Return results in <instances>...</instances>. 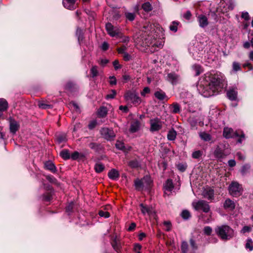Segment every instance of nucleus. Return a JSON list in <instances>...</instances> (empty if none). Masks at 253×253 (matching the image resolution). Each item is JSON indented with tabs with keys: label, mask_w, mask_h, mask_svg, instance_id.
Instances as JSON below:
<instances>
[{
	"label": "nucleus",
	"mask_w": 253,
	"mask_h": 253,
	"mask_svg": "<svg viewBox=\"0 0 253 253\" xmlns=\"http://www.w3.org/2000/svg\"><path fill=\"white\" fill-rule=\"evenodd\" d=\"M201 218L205 223H209L211 221V213L209 217L206 218V216L205 215H202Z\"/></svg>",
	"instance_id": "13d9d810"
},
{
	"label": "nucleus",
	"mask_w": 253,
	"mask_h": 253,
	"mask_svg": "<svg viewBox=\"0 0 253 253\" xmlns=\"http://www.w3.org/2000/svg\"><path fill=\"white\" fill-rule=\"evenodd\" d=\"M154 96L156 98L160 101L165 99L168 100L169 99L165 92L161 89H159V90L155 91L154 93Z\"/></svg>",
	"instance_id": "f3484780"
},
{
	"label": "nucleus",
	"mask_w": 253,
	"mask_h": 253,
	"mask_svg": "<svg viewBox=\"0 0 253 253\" xmlns=\"http://www.w3.org/2000/svg\"><path fill=\"white\" fill-rule=\"evenodd\" d=\"M199 134L201 139L204 141H210L212 139L211 135L205 131L200 132Z\"/></svg>",
	"instance_id": "a878e982"
},
{
	"label": "nucleus",
	"mask_w": 253,
	"mask_h": 253,
	"mask_svg": "<svg viewBox=\"0 0 253 253\" xmlns=\"http://www.w3.org/2000/svg\"><path fill=\"white\" fill-rule=\"evenodd\" d=\"M197 19L199 22L200 26L202 28H204L207 26L209 24L208 18L205 15H199L197 16Z\"/></svg>",
	"instance_id": "ddd939ff"
},
{
	"label": "nucleus",
	"mask_w": 253,
	"mask_h": 253,
	"mask_svg": "<svg viewBox=\"0 0 253 253\" xmlns=\"http://www.w3.org/2000/svg\"><path fill=\"white\" fill-rule=\"evenodd\" d=\"M233 69L234 71H238L241 70V66L239 63L234 62L232 64Z\"/></svg>",
	"instance_id": "bf43d9fd"
},
{
	"label": "nucleus",
	"mask_w": 253,
	"mask_h": 253,
	"mask_svg": "<svg viewBox=\"0 0 253 253\" xmlns=\"http://www.w3.org/2000/svg\"><path fill=\"white\" fill-rule=\"evenodd\" d=\"M229 194L234 197H238L242 195L243 188L242 185L237 182H232L228 188Z\"/></svg>",
	"instance_id": "7ed1b4c3"
},
{
	"label": "nucleus",
	"mask_w": 253,
	"mask_h": 253,
	"mask_svg": "<svg viewBox=\"0 0 253 253\" xmlns=\"http://www.w3.org/2000/svg\"><path fill=\"white\" fill-rule=\"evenodd\" d=\"M179 22L177 21H173L169 26V29L170 31L176 32L177 31V26L179 25Z\"/></svg>",
	"instance_id": "ea45409f"
},
{
	"label": "nucleus",
	"mask_w": 253,
	"mask_h": 253,
	"mask_svg": "<svg viewBox=\"0 0 253 253\" xmlns=\"http://www.w3.org/2000/svg\"><path fill=\"white\" fill-rule=\"evenodd\" d=\"M176 135V131L172 128L169 131L167 135V138L168 140L173 141L175 139Z\"/></svg>",
	"instance_id": "c756f323"
},
{
	"label": "nucleus",
	"mask_w": 253,
	"mask_h": 253,
	"mask_svg": "<svg viewBox=\"0 0 253 253\" xmlns=\"http://www.w3.org/2000/svg\"><path fill=\"white\" fill-rule=\"evenodd\" d=\"M164 123L160 119L156 117L150 120V130L151 132L158 131L163 127Z\"/></svg>",
	"instance_id": "39448f33"
},
{
	"label": "nucleus",
	"mask_w": 253,
	"mask_h": 253,
	"mask_svg": "<svg viewBox=\"0 0 253 253\" xmlns=\"http://www.w3.org/2000/svg\"><path fill=\"white\" fill-rule=\"evenodd\" d=\"M151 29L152 25L150 23H147L143 26L142 31L149 35L151 32Z\"/></svg>",
	"instance_id": "a19ab883"
},
{
	"label": "nucleus",
	"mask_w": 253,
	"mask_h": 253,
	"mask_svg": "<svg viewBox=\"0 0 253 253\" xmlns=\"http://www.w3.org/2000/svg\"><path fill=\"white\" fill-rule=\"evenodd\" d=\"M237 91L235 89H230L227 92V96L231 100H236L237 98Z\"/></svg>",
	"instance_id": "aec40b11"
},
{
	"label": "nucleus",
	"mask_w": 253,
	"mask_h": 253,
	"mask_svg": "<svg viewBox=\"0 0 253 253\" xmlns=\"http://www.w3.org/2000/svg\"><path fill=\"white\" fill-rule=\"evenodd\" d=\"M188 121L191 127H194L197 126V121L194 117H189Z\"/></svg>",
	"instance_id": "a18cd8bd"
},
{
	"label": "nucleus",
	"mask_w": 253,
	"mask_h": 253,
	"mask_svg": "<svg viewBox=\"0 0 253 253\" xmlns=\"http://www.w3.org/2000/svg\"><path fill=\"white\" fill-rule=\"evenodd\" d=\"M140 207L141 208V211L143 214L147 213L150 215L155 213L154 210L152 207L148 206L143 204H141Z\"/></svg>",
	"instance_id": "4468645a"
},
{
	"label": "nucleus",
	"mask_w": 253,
	"mask_h": 253,
	"mask_svg": "<svg viewBox=\"0 0 253 253\" xmlns=\"http://www.w3.org/2000/svg\"><path fill=\"white\" fill-rule=\"evenodd\" d=\"M126 101H130L134 105H139L141 102V98L135 93L127 92L124 95Z\"/></svg>",
	"instance_id": "423d86ee"
},
{
	"label": "nucleus",
	"mask_w": 253,
	"mask_h": 253,
	"mask_svg": "<svg viewBox=\"0 0 253 253\" xmlns=\"http://www.w3.org/2000/svg\"><path fill=\"white\" fill-rule=\"evenodd\" d=\"M181 249L182 253H187L188 249V243L185 241H183L181 243Z\"/></svg>",
	"instance_id": "37998d69"
},
{
	"label": "nucleus",
	"mask_w": 253,
	"mask_h": 253,
	"mask_svg": "<svg viewBox=\"0 0 253 253\" xmlns=\"http://www.w3.org/2000/svg\"><path fill=\"white\" fill-rule=\"evenodd\" d=\"M106 29L108 34L111 37H118L120 35V29L117 27H114L110 23L106 24Z\"/></svg>",
	"instance_id": "6e6552de"
},
{
	"label": "nucleus",
	"mask_w": 253,
	"mask_h": 253,
	"mask_svg": "<svg viewBox=\"0 0 253 253\" xmlns=\"http://www.w3.org/2000/svg\"><path fill=\"white\" fill-rule=\"evenodd\" d=\"M174 188L172 180L170 179H168L164 184V195L167 194V192H171Z\"/></svg>",
	"instance_id": "dca6fc26"
},
{
	"label": "nucleus",
	"mask_w": 253,
	"mask_h": 253,
	"mask_svg": "<svg viewBox=\"0 0 253 253\" xmlns=\"http://www.w3.org/2000/svg\"><path fill=\"white\" fill-rule=\"evenodd\" d=\"M250 166L248 165L243 166L241 169V172L243 175L246 174L249 170Z\"/></svg>",
	"instance_id": "8fccbe9b"
},
{
	"label": "nucleus",
	"mask_w": 253,
	"mask_h": 253,
	"mask_svg": "<svg viewBox=\"0 0 253 253\" xmlns=\"http://www.w3.org/2000/svg\"><path fill=\"white\" fill-rule=\"evenodd\" d=\"M246 248L247 249H249L250 251H252L253 250V242L251 239H249L247 240L246 244Z\"/></svg>",
	"instance_id": "864d4df0"
},
{
	"label": "nucleus",
	"mask_w": 253,
	"mask_h": 253,
	"mask_svg": "<svg viewBox=\"0 0 253 253\" xmlns=\"http://www.w3.org/2000/svg\"><path fill=\"white\" fill-rule=\"evenodd\" d=\"M238 137H242L243 139L245 138V134L244 133L243 131L240 130H238L235 131H234L233 133V138Z\"/></svg>",
	"instance_id": "c03bdc74"
},
{
	"label": "nucleus",
	"mask_w": 253,
	"mask_h": 253,
	"mask_svg": "<svg viewBox=\"0 0 253 253\" xmlns=\"http://www.w3.org/2000/svg\"><path fill=\"white\" fill-rule=\"evenodd\" d=\"M181 215L183 219H187L191 216V214L188 210H185L182 211Z\"/></svg>",
	"instance_id": "09e8293b"
},
{
	"label": "nucleus",
	"mask_w": 253,
	"mask_h": 253,
	"mask_svg": "<svg viewBox=\"0 0 253 253\" xmlns=\"http://www.w3.org/2000/svg\"><path fill=\"white\" fill-rule=\"evenodd\" d=\"M204 234L207 236H210L212 232V228L210 226H205L203 229Z\"/></svg>",
	"instance_id": "49530a36"
},
{
	"label": "nucleus",
	"mask_w": 253,
	"mask_h": 253,
	"mask_svg": "<svg viewBox=\"0 0 253 253\" xmlns=\"http://www.w3.org/2000/svg\"><path fill=\"white\" fill-rule=\"evenodd\" d=\"M252 227L249 226H245L243 227L241 230V232L243 233H245L246 232H250L251 231Z\"/></svg>",
	"instance_id": "774afa93"
},
{
	"label": "nucleus",
	"mask_w": 253,
	"mask_h": 253,
	"mask_svg": "<svg viewBox=\"0 0 253 253\" xmlns=\"http://www.w3.org/2000/svg\"><path fill=\"white\" fill-rule=\"evenodd\" d=\"M140 127V123L138 121H134L131 124L129 130L131 132H135L138 130Z\"/></svg>",
	"instance_id": "393cba45"
},
{
	"label": "nucleus",
	"mask_w": 253,
	"mask_h": 253,
	"mask_svg": "<svg viewBox=\"0 0 253 253\" xmlns=\"http://www.w3.org/2000/svg\"><path fill=\"white\" fill-rule=\"evenodd\" d=\"M108 175L111 179L116 180L119 177L120 174L117 170L113 169L109 171Z\"/></svg>",
	"instance_id": "412c9836"
},
{
	"label": "nucleus",
	"mask_w": 253,
	"mask_h": 253,
	"mask_svg": "<svg viewBox=\"0 0 253 253\" xmlns=\"http://www.w3.org/2000/svg\"><path fill=\"white\" fill-rule=\"evenodd\" d=\"M89 147L92 150L96 152H99L102 149V147L100 144L91 142L89 144Z\"/></svg>",
	"instance_id": "2f4dec72"
},
{
	"label": "nucleus",
	"mask_w": 253,
	"mask_h": 253,
	"mask_svg": "<svg viewBox=\"0 0 253 253\" xmlns=\"http://www.w3.org/2000/svg\"><path fill=\"white\" fill-rule=\"evenodd\" d=\"M104 169V166L100 163H96L94 166L95 170L97 173H100L102 172Z\"/></svg>",
	"instance_id": "c9c22d12"
},
{
	"label": "nucleus",
	"mask_w": 253,
	"mask_h": 253,
	"mask_svg": "<svg viewBox=\"0 0 253 253\" xmlns=\"http://www.w3.org/2000/svg\"><path fill=\"white\" fill-rule=\"evenodd\" d=\"M202 151L200 150L194 151L192 154V158L194 159H198L202 156Z\"/></svg>",
	"instance_id": "3c124183"
},
{
	"label": "nucleus",
	"mask_w": 253,
	"mask_h": 253,
	"mask_svg": "<svg viewBox=\"0 0 253 253\" xmlns=\"http://www.w3.org/2000/svg\"><path fill=\"white\" fill-rule=\"evenodd\" d=\"M234 130L229 127H225L223 131V136L226 138H233Z\"/></svg>",
	"instance_id": "6ab92c4d"
},
{
	"label": "nucleus",
	"mask_w": 253,
	"mask_h": 253,
	"mask_svg": "<svg viewBox=\"0 0 253 253\" xmlns=\"http://www.w3.org/2000/svg\"><path fill=\"white\" fill-rule=\"evenodd\" d=\"M108 114V109L107 107L104 106L100 107L97 111V115L100 118H104L107 116Z\"/></svg>",
	"instance_id": "b1692460"
},
{
	"label": "nucleus",
	"mask_w": 253,
	"mask_h": 253,
	"mask_svg": "<svg viewBox=\"0 0 253 253\" xmlns=\"http://www.w3.org/2000/svg\"><path fill=\"white\" fill-rule=\"evenodd\" d=\"M135 189L138 191L142 190L144 187L143 179H137L134 181Z\"/></svg>",
	"instance_id": "bb28decb"
},
{
	"label": "nucleus",
	"mask_w": 253,
	"mask_h": 253,
	"mask_svg": "<svg viewBox=\"0 0 253 253\" xmlns=\"http://www.w3.org/2000/svg\"><path fill=\"white\" fill-rule=\"evenodd\" d=\"M98 214L100 216L104 217L105 218H108L110 215L109 212L107 211H103L102 210L99 211Z\"/></svg>",
	"instance_id": "603ef678"
},
{
	"label": "nucleus",
	"mask_w": 253,
	"mask_h": 253,
	"mask_svg": "<svg viewBox=\"0 0 253 253\" xmlns=\"http://www.w3.org/2000/svg\"><path fill=\"white\" fill-rule=\"evenodd\" d=\"M164 224L166 226V230L167 231H169L171 229V224L169 221H165L164 222Z\"/></svg>",
	"instance_id": "e2e57ef3"
},
{
	"label": "nucleus",
	"mask_w": 253,
	"mask_h": 253,
	"mask_svg": "<svg viewBox=\"0 0 253 253\" xmlns=\"http://www.w3.org/2000/svg\"><path fill=\"white\" fill-rule=\"evenodd\" d=\"M84 32L83 30L80 28H78L77 29L76 31V36L78 38V42L80 44V45H82V43L83 42L84 39Z\"/></svg>",
	"instance_id": "5701e85b"
},
{
	"label": "nucleus",
	"mask_w": 253,
	"mask_h": 253,
	"mask_svg": "<svg viewBox=\"0 0 253 253\" xmlns=\"http://www.w3.org/2000/svg\"><path fill=\"white\" fill-rule=\"evenodd\" d=\"M101 136L107 140H112L115 137V134L112 128L103 127L100 129Z\"/></svg>",
	"instance_id": "0eeeda50"
},
{
	"label": "nucleus",
	"mask_w": 253,
	"mask_h": 253,
	"mask_svg": "<svg viewBox=\"0 0 253 253\" xmlns=\"http://www.w3.org/2000/svg\"><path fill=\"white\" fill-rule=\"evenodd\" d=\"M38 105L39 107L42 109H46L52 108V105L48 103L46 101L41 100L39 101Z\"/></svg>",
	"instance_id": "c85d7f7f"
},
{
	"label": "nucleus",
	"mask_w": 253,
	"mask_h": 253,
	"mask_svg": "<svg viewBox=\"0 0 253 253\" xmlns=\"http://www.w3.org/2000/svg\"><path fill=\"white\" fill-rule=\"evenodd\" d=\"M192 206L196 211L201 210L204 212H208L210 210L209 203L205 200L193 202Z\"/></svg>",
	"instance_id": "20e7f679"
},
{
	"label": "nucleus",
	"mask_w": 253,
	"mask_h": 253,
	"mask_svg": "<svg viewBox=\"0 0 253 253\" xmlns=\"http://www.w3.org/2000/svg\"><path fill=\"white\" fill-rule=\"evenodd\" d=\"M111 92V93L108 94L106 96V97H105L106 99H113L115 97V96L117 94L116 90L114 89H112Z\"/></svg>",
	"instance_id": "5fc2aeb1"
},
{
	"label": "nucleus",
	"mask_w": 253,
	"mask_h": 253,
	"mask_svg": "<svg viewBox=\"0 0 253 253\" xmlns=\"http://www.w3.org/2000/svg\"><path fill=\"white\" fill-rule=\"evenodd\" d=\"M169 108L172 113L176 114L180 112V106L177 103H173L170 106Z\"/></svg>",
	"instance_id": "7c9ffc66"
},
{
	"label": "nucleus",
	"mask_w": 253,
	"mask_h": 253,
	"mask_svg": "<svg viewBox=\"0 0 253 253\" xmlns=\"http://www.w3.org/2000/svg\"><path fill=\"white\" fill-rule=\"evenodd\" d=\"M116 147L120 150H123L125 148L124 143L120 141H117L116 143Z\"/></svg>",
	"instance_id": "680f3d73"
},
{
	"label": "nucleus",
	"mask_w": 253,
	"mask_h": 253,
	"mask_svg": "<svg viewBox=\"0 0 253 253\" xmlns=\"http://www.w3.org/2000/svg\"><path fill=\"white\" fill-rule=\"evenodd\" d=\"M209 83L207 86L206 91L204 92V96L209 97L217 94L221 91L223 87V77L217 74H211L209 76Z\"/></svg>",
	"instance_id": "f257e3e1"
},
{
	"label": "nucleus",
	"mask_w": 253,
	"mask_h": 253,
	"mask_svg": "<svg viewBox=\"0 0 253 253\" xmlns=\"http://www.w3.org/2000/svg\"><path fill=\"white\" fill-rule=\"evenodd\" d=\"M45 167L47 169L50 170L51 172H55L56 171L55 166L51 162H46L45 164Z\"/></svg>",
	"instance_id": "f704fd0d"
},
{
	"label": "nucleus",
	"mask_w": 253,
	"mask_h": 253,
	"mask_svg": "<svg viewBox=\"0 0 253 253\" xmlns=\"http://www.w3.org/2000/svg\"><path fill=\"white\" fill-rule=\"evenodd\" d=\"M52 199V195L50 193H46L42 195V200L44 202H49Z\"/></svg>",
	"instance_id": "de8ad7c7"
},
{
	"label": "nucleus",
	"mask_w": 253,
	"mask_h": 253,
	"mask_svg": "<svg viewBox=\"0 0 253 253\" xmlns=\"http://www.w3.org/2000/svg\"><path fill=\"white\" fill-rule=\"evenodd\" d=\"M111 244L114 250L117 252L119 253L121 251L122 248L121 242L120 240L117 238L116 236L113 237L111 241Z\"/></svg>",
	"instance_id": "f8f14e48"
},
{
	"label": "nucleus",
	"mask_w": 253,
	"mask_h": 253,
	"mask_svg": "<svg viewBox=\"0 0 253 253\" xmlns=\"http://www.w3.org/2000/svg\"><path fill=\"white\" fill-rule=\"evenodd\" d=\"M90 73L92 78L97 77L98 75V67L93 66L90 69Z\"/></svg>",
	"instance_id": "58836bf2"
},
{
	"label": "nucleus",
	"mask_w": 253,
	"mask_h": 253,
	"mask_svg": "<svg viewBox=\"0 0 253 253\" xmlns=\"http://www.w3.org/2000/svg\"><path fill=\"white\" fill-rule=\"evenodd\" d=\"M223 207L225 209L233 210L235 209V205L234 201H232L230 199H227L225 200Z\"/></svg>",
	"instance_id": "4be33fe9"
},
{
	"label": "nucleus",
	"mask_w": 253,
	"mask_h": 253,
	"mask_svg": "<svg viewBox=\"0 0 253 253\" xmlns=\"http://www.w3.org/2000/svg\"><path fill=\"white\" fill-rule=\"evenodd\" d=\"M9 130L11 133L15 134L20 128V125L18 122L12 118H9Z\"/></svg>",
	"instance_id": "9d476101"
},
{
	"label": "nucleus",
	"mask_w": 253,
	"mask_h": 253,
	"mask_svg": "<svg viewBox=\"0 0 253 253\" xmlns=\"http://www.w3.org/2000/svg\"><path fill=\"white\" fill-rule=\"evenodd\" d=\"M168 77L172 83L176 82L178 79V76L175 73L169 74L168 75Z\"/></svg>",
	"instance_id": "79ce46f5"
},
{
	"label": "nucleus",
	"mask_w": 253,
	"mask_h": 253,
	"mask_svg": "<svg viewBox=\"0 0 253 253\" xmlns=\"http://www.w3.org/2000/svg\"><path fill=\"white\" fill-rule=\"evenodd\" d=\"M142 248V246L138 243H135L133 245V251L136 253H141L140 250Z\"/></svg>",
	"instance_id": "4d7b16f0"
},
{
	"label": "nucleus",
	"mask_w": 253,
	"mask_h": 253,
	"mask_svg": "<svg viewBox=\"0 0 253 253\" xmlns=\"http://www.w3.org/2000/svg\"><path fill=\"white\" fill-rule=\"evenodd\" d=\"M227 5H228V10H233L235 5L234 2L232 0H228L227 2Z\"/></svg>",
	"instance_id": "052dcab7"
},
{
	"label": "nucleus",
	"mask_w": 253,
	"mask_h": 253,
	"mask_svg": "<svg viewBox=\"0 0 253 253\" xmlns=\"http://www.w3.org/2000/svg\"><path fill=\"white\" fill-rule=\"evenodd\" d=\"M128 48H117L119 54L123 55V59L126 61H128L132 59L134 54L132 51H128Z\"/></svg>",
	"instance_id": "1a4fd4ad"
},
{
	"label": "nucleus",
	"mask_w": 253,
	"mask_h": 253,
	"mask_svg": "<svg viewBox=\"0 0 253 253\" xmlns=\"http://www.w3.org/2000/svg\"><path fill=\"white\" fill-rule=\"evenodd\" d=\"M80 153L77 151H75L70 155V158L73 160H77L80 157Z\"/></svg>",
	"instance_id": "0e129e2a"
},
{
	"label": "nucleus",
	"mask_w": 253,
	"mask_h": 253,
	"mask_svg": "<svg viewBox=\"0 0 253 253\" xmlns=\"http://www.w3.org/2000/svg\"><path fill=\"white\" fill-rule=\"evenodd\" d=\"M60 155L64 160H68L70 158L69 151L67 149L62 150L60 153Z\"/></svg>",
	"instance_id": "72a5a7b5"
},
{
	"label": "nucleus",
	"mask_w": 253,
	"mask_h": 253,
	"mask_svg": "<svg viewBox=\"0 0 253 253\" xmlns=\"http://www.w3.org/2000/svg\"><path fill=\"white\" fill-rule=\"evenodd\" d=\"M192 68L195 72V75L197 76L200 75L203 72V69L200 65L195 64L192 66Z\"/></svg>",
	"instance_id": "473e14b6"
},
{
	"label": "nucleus",
	"mask_w": 253,
	"mask_h": 253,
	"mask_svg": "<svg viewBox=\"0 0 253 253\" xmlns=\"http://www.w3.org/2000/svg\"><path fill=\"white\" fill-rule=\"evenodd\" d=\"M216 235L222 240L226 241L234 236V230L229 226L223 225L215 229Z\"/></svg>",
	"instance_id": "f03ea898"
},
{
	"label": "nucleus",
	"mask_w": 253,
	"mask_h": 253,
	"mask_svg": "<svg viewBox=\"0 0 253 253\" xmlns=\"http://www.w3.org/2000/svg\"><path fill=\"white\" fill-rule=\"evenodd\" d=\"M113 65L116 70L122 68V66L119 64V60H115L113 62Z\"/></svg>",
	"instance_id": "338daca9"
},
{
	"label": "nucleus",
	"mask_w": 253,
	"mask_h": 253,
	"mask_svg": "<svg viewBox=\"0 0 253 253\" xmlns=\"http://www.w3.org/2000/svg\"><path fill=\"white\" fill-rule=\"evenodd\" d=\"M128 166L133 169L138 168L140 167V165L137 160L130 161L128 163Z\"/></svg>",
	"instance_id": "e433bc0d"
},
{
	"label": "nucleus",
	"mask_w": 253,
	"mask_h": 253,
	"mask_svg": "<svg viewBox=\"0 0 253 253\" xmlns=\"http://www.w3.org/2000/svg\"><path fill=\"white\" fill-rule=\"evenodd\" d=\"M142 8L146 12H149L152 10V6L149 2L144 3L142 5Z\"/></svg>",
	"instance_id": "4c0bfd02"
},
{
	"label": "nucleus",
	"mask_w": 253,
	"mask_h": 253,
	"mask_svg": "<svg viewBox=\"0 0 253 253\" xmlns=\"http://www.w3.org/2000/svg\"><path fill=\"white\" fill-rule=\"evenodd\" d=\"M214 156L217 159H222L226 156L224 153V151L219 146H217L213 153Z\"/></svg>",
	"instance_id": "a211bd4d"
},
{
	"label": "nucleus",
	"mask_w": 253,
	"mask_h": 253,
	"mask_svg": "<svg viewBox=\"0 0 253 253\" xmlns=\"http://www.w3.org/2000/svg\"><path fill=\"white\" fill-rule=\"evenodd\" d=\"M203 196L209 200H212L214 199V190L211 187H208L204 188L203 191Z\"/></svg>",
	"instance_id": "9b49d317"
},
{
	"label": "nucleus",
	"mask_w": 253,
	"mask_h": 253,
	"mask_svg": "<svg viewBox=\"0 0 253 253\" xmlns=\"http://www.w3.org/2000/svg\"><path fill=\"white\" fill-rule=\"evenodd\" d=\"M46 178L47 180H48L50 182H51L52 183L55 184L57 183L56 179L52 176L47 175V176H46Z\"/></svg>",
	"instance_id": "69168bd1"
},
{
	"label": "nucleus",
	"mask_w": 253,
	"mask_h": 253,
	"mask_svg": "<svg viewBox=\"0 0 253 253\" xmlns=\"http://www.w3.org/2000/svg\"><path fill=\"white\" fill-rule=\"evenodd\" d=\"M125 16L126 19L129 21H133L135 18V14L133 13L126 12Z\"/></svg>",
	"instance_id": "6e6d98bb"
},
{
	"label": "nucleus",
	"mask_w": 253,
	"mask_h": 253,
	"mask_svg": "<svg viewBox=\"0 0 253 253\" xmlns=\"http://www.w3.org/2000/svg\"><path fill=\"white\" fill-rule=\"evenodd\" d=\"M8 106L7 101L4 98H0V111L3 112L6 111Z\"/></svg>",
	"instance_id": "cd10ccee"
},
{
	"label": "nucleus",
	"mask_w": 253,
	"mask_h": 253,
	"mask_svg": "<svg viewBox=\"0 0 253 253\" xmlns=\"http://www.w3.org/2000/svg\"><path fill=\"white\" fill-rule=\"evenodd\" d=\"M76 0H63L64 6L69 10H74L76 8L75 2Z\"/></svg>",
	"instance_id": "2eb2a0df"
}]
</instances>
